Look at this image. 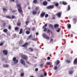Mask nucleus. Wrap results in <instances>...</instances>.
<instances>
[{"label": "nucleus", "mask_w": 77, "mask_h": 77, "mask_svg": "<svg viewBox=\"0 0 77 77\" xmlns=\"http://www.w3.org/2000/svg\"><path fill=\"white\" fill-rule=\"evenodd\" d=\"M20 62L21 63L23 66H25V65H26L25 61L22 59H21L20 60Z\"/></svg>", "instance_id": "f257e3e1"}, {"label": "nucleus", "mask_w": 77, "mask_h": 77, "mask_svg": "<svg viewBox=\"0 0 77 77\" xmlns=\"http://www.w3.org/2000/svg\"><path fill=\"white\" fill-rule=\"evenodd\" d=\"M47 26V24H45V25L42 27V28L44 29V32H46V31H47V28L46 27Z\"/></svg>", "instance_id": "f03ea898"}, {"label": "nucleus", "mask_w": 77, "mask_h": 77, "mask_svg": "<svg viewBox=\"0 0 77 77\" xmlns=\"http://www.w3.org/2000/svg\"><path fill=\"white\" fill-rule=\"evenodd\" d=\"M21 57L24 60H27L28 59V57L27 56H26L24 55H23L21 56Z\"/></svg>", "instance_id": "7ed1b4c3"}, {"label": "nucleus", "mask_w": 77, "mask_h": 77, "mask_svg": "<svg viewBox=\"0 0 77 77\" xmlns=\"http://www.w3.org/2000/svg\"><path fill=\"white\" fill-rule=\"evenodd\" d=\"M54 8V6L53 5H51L47 7V8L48 9H53Z\"/></svg>", "instance_id": "20e7f679"}, {"label": "nucleus", "mask_w": 77, "mask_h": 77, "mask_svg": "<svg viewBox=\"0 0 77 77\" xmlns=\"http://www.w3.org/2000/svg\"><path fill=\"white\" fill-rule=\"evenodd\" d=\"M13 62H14V63H17L18 62V60H17V58L16 57H14L13 58Z\"/></svg>", "instance_id": "39448f33"}, {"label": "nucleus", "mask_w": 77, "mask_h": 77, "mask_svg": "<svg viewBox=\"0 0 77 77\" xmlns=\"http://www.w3.org/2000/svg\"><path fill=\"white\" fill-rule=\"evenodd\" d=\"M73 72H74L73 68L71 67L70 68V70L69 71V74H73Z\"/></svg>", "instance_id": "423d86ee"}, {"label": "nucleus", "mask_w": 77, "mask_h": 77, "mask_svg": "<svg viewBox=\"0 0 77 77\" xmlns=\"http://www.w3.org/2000/svg\"><path fill=\"white\" fill-rule=\"evenodd\" d=\"M56 15L57 16L58 18H60V17H61V15H62V12H59L58 13L56 14Z\"/></svg>", "instance_id": "0eeeda50"}, {"label": "nucleus", "mask_w": 77, "mask_h": 77, "mask_svg": "<svg viewBox=\"0 0 77 77\" xmlns=\"http://www.w3.org/2000/svg\"><path fill=\"white\" fill-rule=\"evenodd\" d=\"M3 54L5 56H6L8 55V51L6 50H3L2 51Z\"/></svg>", "instance_id": "6e6552de"}, {"label": "nucleus", "mask_w": 77, "mask_h": 77, "mask_svg": "<svg viewBox=\"0 0 77 77\" xmlns=\"http://www.w3.org/2000/svg\"><path fill=\"white\" fill-rule=\"evenodd\" d=\"M42 36L43 37H44L46 39H48L50 38V37H49L47 35L45 34H42Z\"/></svg>", "instance_id": "1a4fd4ad"}, {"label": "nucleus", "mask_w": 77, "mask_h": 77, "mask_svg": "<svg viewBox=\"0 0 77 77\" xmlns=\"http://www.w3.org/2000/svg\"><path fill=\"white\" fill-rule=\"evenodd\" d=\"M29 45V43L28 42H25V43L23 44L22 45V46L24 47H27V45Z\"/></svg>", "instance_id": "9d476101"}, {"label": "nucleus", "mask_w": 77, "mask_h": 77, "mask_svg": "<svg viewBox=\"0 0 77 77\" xmlns=\"http://www.w3.org/2000/svg\"><path fill=\"white\" fill-rule=\"evenodd\" d=\"M2 10L4 13H5L8 11V9H6V8H3Z\"/></svg>", "instance_id": "9b49d317"}, {"label": "nucleus", "mask_w": 77, "mask_h": 77, "mask_svg": "<svg viewBox=\"0 0 77 77\" xmlns=\"http://www.w3.org/2000/svg\"><path fill=\"white\" fill-rule=\"evenodd\" d=\"M18 12H22V13H23V10H22V8H18Z\"/></svg>", "instance_id": "f8f14e48"}, {"label": "nucleus", "mask_w": 77, "mask_h": 77, "mask_svg": "<svg viewBox=\"0 0 77 77\" xmlns=\"http://www.w3.org/2000/svg\"><path fill=\"white\" fill-rule=\"evenodd\" d=\"M16 6L17 8H21V5L19 4H17L16 5Z\"/></svg>", "instance_id": "ddd939ff"}, {"label": "nucleus", "mask_w": 77, "mask_h": 77, "mask_svg": "<svg viewBox=\"0 0 77 77\" xmlns=\"http://www.w3.org/2000/svg\"><path fill=\"white\" fill-rule=\"evenodd\" d=\"M32 14L33 15H36L37 14V12H36L35 10L32 11Z\"/></svg>", "instance_id": "4468645a"}, {"label": "nucleus", "mask_w": 77, "mask_h": 77, "mask_svg": "<svg viewBox=\"0 0 77 77\" xmlns=\"http://www.w3.org/2000/svg\"><path fill=\"white\" fill-rule=\"evenodd\" d=\"M9 65L8 64H3V67H4L5 68H8L9 67Z\"/></svg>", "instance_id": "2eb2a0df"}, {"label": "nucleus", "mask_w": 77, "mask_h": 77, "mask_svg": "<svg viewBox=\"0 0 77 77\" xmlns=\"http://www.w3.org/2000/svg\"><path fill=\"white\" fill-rule=\"evenodd\" d=\"M45 12L42 13L40 15V16L41 17H44V16L45 15Z\"/></svg>", "instance_id": "dca6fc26"}, {"label": "nucleus", "mask_w": 77, "mask_h": 77, "mask_svg": "<svg viewBox=\"0 0 77 77\" xmlns=\"http://www.w3.org/2000/svg\"><path fill=\"white\" fill-rule=\"evenodd\" d=\"M52 64L51 62H48L46 63V65H51Z\"/></svg>", "instance_id": "f3484780"}, {"label": "nucleus", "mask_w": 77, "mask_h": 77, "mask_svg": "<svg viewBox=\"0 0 77 77\" xmlns=\"http://www.w3.org/2000/svg\"><path fill=\"white\" fill-rule=\"evenodd\" d=\"M54 26L55 28L57 29L59 27V25L58 24H56L54 25Z\"/></svg>", "instance_id": "a211bd4d"}, {"label": "nucleus", "mask_w": 77, "mask_h": 77, "mask_svg": "<svg viewBox=\"0 0 77 77\" xmlns=\"http://www.w3.org/2000/svg\"><path fill=\"white\" fill-rule=\"evenodd\" d=\"M73 23L74 24H76V23L77 22V20H76L75 19H73Z\"/></svg>", "instance_id": "6ab92c4d"}, {"label": "nucleus", "mask_w": 77, "mask_h": 77, "mask_svg": "<svg viewBox=\"0 0 77 77\" xmlns=\"http://www.w3.org/2000/svg\"><path fill=\"white\" fill-rule=\"evenodd\" d=\"M71 25L70 24H67V28L69 29H71Z\"/></svg>", "instance_id": "aec40b11"}, {"label": "nucleus", "mask_w": 77, "mask_h": 77, "mask_svg": "<svg viewBox=\"0 0 77 77\" xmlns=\"http://www.w3.org/2000/svg\"><path fill=\"white\" fill-rule=\"evenodd\" d=\"M43 5H44L45 6H46V5H47V2L44 1L43 3Z\"/></svg>", "instance_id": "412c9836"}, {"label": "nucleus", "mask_w": 77, "mask_h": 77, "mask_svg": "<svg viewBox=\"0 0 77 77\" xmlns=\"http://www.w3.org/2000/svg\"><path fill=\"white\" fill-rule=\"evenodd\" d=\"M49 28H51L52 29H54L53 26L51 24L49 25Z\"/></svg>", "instance_id": "4be33fe9"}, {"label": "nucleus", "mask_w": 77, "mask_h": 77, "mask_svg": "<svg viewBox=\"0 0 77 77\" xmlns=\"http://www.w3.org/2000/svg\"><path fill=\"white\" fill-rule=\"evenodd\" d=\"M62 4L63 5H67V3L66 2H65L64 1H62Z\"/></svg>", "instance_id": "5701e85b"}, {"label": "nucleus", "mask_w": 77, "mask_h": 77, "mask_svg": "<svg viewBox=\"0 0 77 77\" xmlns=\"http://www.w3.org/2000/svg\"><path fill=\"white\" fill-rule=\"evenodd\" d=\"M21 33H23V29H21L20 30V32H19V34H21Z\"/></svg>", "instance_id": "b1692460"}, {"label": "nucleus", "mask_w": 77, "mask_h": 77, "mask_svg": "<svg viewBox=\"0 0 77 77\" xmlns=\"http://www.w3.org/2000/svg\"><path fill=\"white\" fill-rule=\"evenodd\" d=\"M55 63H56V64L57 65H58V64H59V63H60V61H59V60H57V61L55 62Z\"/></svg>", "instance_id": "393cba45"}, {"label": "nucleus", "mask_w": 77, "mask_h": 77, "mask_svg": "<svg viewBox=\"0 0 77 77\" xmlns=\"http://www.w3.org/2000/svg\"><path fill=\"white\" fill-rule=\"evenodd\" d=\"M66 62L67 63H71V60H66Z\"/></svg>", "instance_id": "a878e982"}, {"label": "nucleus", "mask_w": 77, "mask_h": 77, "mask_svg": "<svg viewBox=\"0 0 77 77\" xmlns=\"http://www.w3.org/2000/svg\"><path fill=\"white\" fill-rule=\"evenodd\" d=\"M60 30H61V29L60 28H58V29L56 30V32H60Z\"/></svg>", "instance_id": "bb28decb"}, {"label": "nucleus", "mask_w": 77, "mask_h": 77, "mask_svg": "<svg viewBox=\"0 0 77 77\" xmlns=\"http://www.w3.org/2000/svg\"><path fill=\"white\" fill-rule=\"evenodd\" d=\"M6 18H8L9 19H12V17L10 16L9 15L7 16L6 17Z\"/></svg>", "instance_id": "cd10ccee"}, {"label": "nucleus", "mask_w": 77, "mask_h": 77, "mask_svg": "<svg viewBox=\"0 0 77 77\" xmlns=\"http://www.w3.org/2000/svg\"><path fill=\"white\" fill-rule=\"evenodd\" d=\"M67 8H68V11H69V10H70V9H71V7H70V5H69L68 6Z\"/></svg>", "instance_id": "c85d7f7f"}, {"label": "nucleus", "mask_w": 77, "mask_h": 77, "mask_svg": "<svg viewBox=\"0 0 77 77\" xmlns=\"http://www.w3.org/2000/svg\"><path fill=\"white\" fill-rule=\"evenodd\" d=\"M3 31L5 33H6V32H8V29H3Z\"/></svg>", "instance_id": "c756f323"}, {"label": "nucleus", "mask_w": 77, "mask_h": 77, "mask_svg": "<svg viewBox=\"0 0 77 77\" xmlns=\"http://www.w3.org/2000/svg\"><path fill=\"white\" fill-rule=\"evenodd\" d=\"M74 63L76 64L77 63V59H75L74 61Z\"/></svg>", "instance_id": "7c9ffc66"}, {"label": "nucleus", "mask_w": 77, "mask_h": 77, "mask_svg": "<svg viewBox=\"0 0 77 77\" xmlns=\"http://www.w3.org/2000/svg\"><path fill=\"white\" fill-rule=\"evenodd\" d=\"M33 3L34 4H36L37 3V0H34L33 1Z\"/></svg>", "instance_id": "2f4dec72"}, {"label": "nucleus", "mask_w": 77, "mask_h": 77, "mask_svg": "<svg viewBox=\"0 0 77 77\" xmlns=\"http://www.w3.org/2000/svg\"><path fill=\"white\" fill-rule=\"evenodd\" d=\"M24 75V73L23 72H22L20 74L21 77H23Z\"/></svg>", "instance_id": "473e14b6"}, {"label": "nucleus", "mask_w": 77, "mask_h": 77, "mask_svg": "<svg viewBox=\"0 0 77 77\" xmlns=\"http://www.w3.org/2000/svg\"><path fill=\"white\" fill-rule=\"evenodd\" d=\"M26 33L27 35H29V34H30V32L29 31H26Z\"/></svg>", "instance_id": "72a5a7b5"}, {"label": "nucleus", "mask_w": 77, "mask_h": 77, "mask_svg": "<svg viewBox=\"0 0 77 77\" xmlns=\"http://www.w3.org/2000/svg\"><path fill=\"white\" fill-rule=\"evenodd\" d=\"M39 7H37L35 8V10L36 11H38L39 10Z\"/></svg>", "instance_id": "f704fd0d"}, {"label": "nucleus", "mask_w": 77, "mask_h": 77, "mask_svg": "<svg viewBox=\"0 0 77 77\" xmlns=\"http://www.w3.org/2000/svg\"><path fill=\"white\" fill-rule=\"evenodd\" d=\"M55 6H56V7H57V6H59V3H55Z\"/></svg>", "instance_id": "c9c22d12"}, {"label": "nucleus", "mask_w": 77, "mask_h": 77, "mask_svg": "<svg viewBox=\"0 0 77 77\" xmlns=\"http://www.w3.org/2000/svg\"><path fill=\"white\" fill-rule=\"evenodd\" d=\"M29 50L31 51H33V49H32L31 48H29Z\"/></svg>", "instance_id": "e433bc0d"}, {"label": "nucleus", "mask_w": 77, "mask_h": 77, "mask_svg": "<svg viewBox=\"0 0 77 77\" xmlns=\"http://www.w3.org/2000/svg\"><path fill=\"white\" fill-rule=\"evenodd\" d=\"M17 25L18 26H21V23H17Z\"/></svg>", "instance_id": "4c0bfd02"}, {"label": "nucleus", "mask_w": 77, "mask_h": 77, "mask_svg": "<svg viewBox=\"0 0 77 77\" xmlns=\"http://www.w3.org/2000/svg\"><path fill=\"white\" fill-rule=\"evenodd\" d=\"M29 22L28 21H26V22H25V23L26 24V26H27V25H28V24H29Z\"/></svg>", "instance_id": "58836bf2"}, {"label": "nucleus", "mask_w": 77, "mask_h": 77, "mask_svg": "<svg viewBox=\"0 0 77 77\" xmlns=\"http://www.w3.org/2000/svg\"><path fill=\"white\" fill-rule=\"evenodd\" d=\"M15 30H18V27H16L14 29Z\"/></svg>", "instance_id": "ea45409f"}, {"label": "nucleus", "mask_w": 77, "mask_h": 77, "mask_svg": "<svg viewBox=\"0 0 77 77\" xmlns=\"http://www.w3.org/2000/svg\"><path fill=\"white\" fill-rule=\"evenodd\" d=\"M11 26L10 25L9 26H8V29L9 30H11Z\"/></svg>", "instance_id": "a19ab883"}, {"label": "nucleus", "mask_w": 77, "mask_h": 77, "mask_svg": "<svg viewBox=\"0 0 77 77\" xmlns=\"http://www.w3.org/2000/svg\"><path fill=\"white\" fill-rule=\"evenodd\" d=\"M57 69V66H55L54 68V69L55 70H56V69Z\"/></svg>", "instance_id": "79ce46f5"}, {"label": "nucleus", "mask_w": 77, "mask_h": 77, "mask_svg": "<svg viewBox=\"0 0 77 77\" xmlns=\"http://www.w3.org/2000/svg\"><path fill=\"white\" fill-rule=\"evenodd\" d=\"M45 18H47V17H48V15L47 14H45Z\"/></svg>", "instance_id": "37998d69"}, {"label": "nucleus", "mask_w": 77, "mask_h": 77, "mask_svg": "<svg viewBox=\"0 0 77 77\" xmlns=\"http://www.w3.org/2000/svg\"><path fill=\"white\" fill-rule=\"evenodd\" d=\"M40 67L41 68H42V67H43V66H44V65H43L42 64H41L40 65Z\"/></svg>", "instance_id": "c03bdc74"}, {"label": "nucleus", "mask_w": 77, "mask_h": 77, "mask_svg": "<svg viewBox=\"0 0 77 77\" xmlns=\"http://www.w3.org/2000/svg\"><path fill=\"white\" fill-rule=\"evenodd\" d=\"M50 32V29H48L47 31V33H49Z\"/></svg>", "instance_id": "a18cd8bd"}, {"label": "nucleus", "mask_w": 77, "mask_h": 77, "mask_svg": "<svg viewBox=\"0 0 77 77\" xmlns=\"http://www.w3.org/2000/svg\"><path fill=\"white\" fill-rule=\"evenodd\" d=\"M16 11H17V10H13L12 11V12L13 13H14V12H16Z\"/></svg>", "instance_id": "49530a36"}, {"label": "nucleus", "mask_w": 77, "mask_h": 77, "mask_svg": "<svg viewBox=\"0 0 77 77\" xmlns=\"http://www.w3.org/2000/svg\"><path fill=\"white\" fill-rule=\"evenodd\" d=\"M12 18V19H14V18H15V16H12L11 17V19Z\"/></svg>", "instance_id": "de8ad7c7"}, {"label": "nucleus", "mask_w": 77, "mask_h": 77, "mask_svg": "<svg viewBox=\"0 0 77 77\" xmlns=\"http://www.w3.org/2000/svg\"><path fill=\"white\" fill-rule=\"evenodd\" d=\"M32 35H30L29 36V38H31Z\"/></svg>", "instance_id": "09e8293b"}, {"label": "nucleus", "mask_w": 77, "mask_h": 77, "mask_svg": "<svg viewBox=\"0 0 77 77\" xmlns=\"http://www.w3.org/2000/svg\"><path fill=\"white\" fill-rule=\"evenodd\" d=\"M7 36H10V33H9L7 32Z\"/></svg>", "instance_id": "8fccbe9b"}, {"label": "nucleus", "mask_w": 77, "mask_h": 77, "mask_svg": "<svg viewBox=\"0 0 77 77\" xmlns=\"http://www.w3.org/2000/svg\"><path fill=\"white\" fill-rule=\"evenodd\" d=\"M6 24L5 23H4L3 24V27H5V26H6Z\"/></svg>", "instance_id": "3c124183"}, {"label": "nucleus", "mask_w": 77, "mask_h": 77, "mask_svg": "<svg viewBox=\"0 0 77 77\" xmlns=\"http://www.w3.org/2000/svg\"><path fill=\"white\" fill-rule=\"evenodd\" d=\"M2 45H3V42H2L0 44V46H2Z\"/></svg>", "instance_id": "603ef678"}, {"label": "nucleus", "mask_w": 77, "mask_h": 77, "mask_svg": "<svg viewBox=\"0 0 77 77\" xmlns=\"http://www.w3.org/2000/svg\"><path fill=\"white\" fill-rule=\"evenodd\" d=\"M47 75V73H44V76H46Z\"/></svg>", "instance_id": "864d4df0"}, {"label": "nucleus", "mask_w": 77, "mask_h": 77, "mask_svg": "<svg viewBox=\"0 0 77 77\" xmlns=\"http://www.w3.org/2000/svg\"><path fill=\"white\" fill-rule=\"evenodd\" d=\"M35 71H38V68H36L35 70Z\"/></svg>", "instance_id": "5fc2aeb1"}, {"label": "nucleus", "mask_w": 77, "mask_h": 77, "mask_svg": "<svg viewBox=\"0 0 77 77\" xmlns=\"http://www.w3.org/2000/svg\"><path fill=\"white\" fill-rule=\"evenodd\" d=\"M40 77H44V75L42 74L40 75Z\"/></svg>", "instance_id": "6e6d98bb"}, {"label": "nucleus", "mask_w": 77, "mask_h": 77, "mask_svg": "<svg viewBox=\"0 0 77 77\" xmlns=\"http://www.w3.org/2000/svg\"><path fill=\"white\" fill-rule=\"evenodd\" d=\"M35 27L33 28H32V31H34V30H35Z\"/></svg>", "instance_id": "4d7b16f0"}, {"label": "nucleus", "mask_w": 77, "mask_h": 77, "mask_svg": "<svg viewBox=\"0 0 77 77\" xmlns=\"http://www.w3.org/2000/svg\"><path fill=\"white\" fill-rule=\"evenodd\" d=\"M47 59L48 60H50V57H48Z\"/></svg>", "instance_id": "13d9d810"}, {"label": "nucleus", "mask_w": 77, "mask_h": 77, "mask_svg": "<svg viewBox=\"0 0 77 77\" xmlns=\"http://www.w3.org/2000/svg\"><path fill=\"white\" fill-rule=\"evenodd\" d=\"M39 35V33H38V32H37L36 33V35L37 36V35Z\"/></svg>", "instance_id": "bf43d9fd"}, {"label": "nucleus", "mask_w": 77, "mask_h": 77, "mask_svg": "<svg viewBox=\"0 0 77 77\" xmlns=\"http://www.w3.org/2000/svg\"><path fill=\"white\" fill-rule=\"evenodd\" d=\"M52 41H53V39H51V40H50V42H52Z\"/></svg>", "instance_id": "052dcab7"}, {"label": "nucleus", "mask_w": 77, "mask_h": 77, "mask_svg": "<svg viewBox=\"0 0 77 77\" xmlns=\"http://www.w3.org/2000/svg\"><path fill=\"white\" fill-rule=\"evenodd\" d=\"M52 19L53 20H55V17H53L52 18Z\"/></svg>", "instance_id": "680f3d73"}, {"label": "nucleus", "mask_w": 77, "mask_h": 77, "mask_svg": "<svg viewBox=\"0 0 77 77\" xmlns=\"http://www.w3.org/2000/svg\"><path fill=\"white\" fill-rule=\"evenodd\" d=\"M14 38H15V37H16V34H14Z\"/></svg>", "instance_id": "e2e57ef3"}, {"label": "nucleus", "mask_w": 77, "mask_h": 77, "mask_svg": "<svg viewBox=\"0 0 77 77\" xmlns=\"http://www.w3.org/2000/svg\"><path fill=\"white\" fill-rule=\"evenodd\" d=\"M15 0H10V2H14Z\"/></svg>", "instance_id": "0e129e2a"}, {"label": "nucleus", "mask_w": 77, "mask_h": 77, "mask_svg": "<svg viewBox=\"0 0 77 77\" xmlns=\"http://www.w3.org/2000/svg\"><path fill=\"white\" fill-rule=\"evenodd\" d=\"M28 30H29V31H30V30H31V29H30V28H28Z\"/></svg>", "instance_id": "69168bd1"}, {"label": "nucleus", "mask_w": 77, "mask_h": 77, "mask_svg": "<svg viewBox=\"0 0 77 77\" xmlns=\"http://www.w3.org/2000/svg\"><path fill=\"white\" fill-rule=\"evenodd\" d=\"M26 63H28V64H29V62L28 61L26 62Z\"/></svg>", "instance_id": "338daca9"}, {"label": "nucleus", "mask_w": 77, "mask_h": 77, "mask_svg": "<svg viewBox=\"0 0 77 77\" xmlns=\"http://www.w3.org/2000/svg\"><path fill=\"white\" fill-rule=\"evenodd\" d=\"M60 5H62V2H60Z\"/></svg>", "instance_id": "774afa93"}]
</instances>
